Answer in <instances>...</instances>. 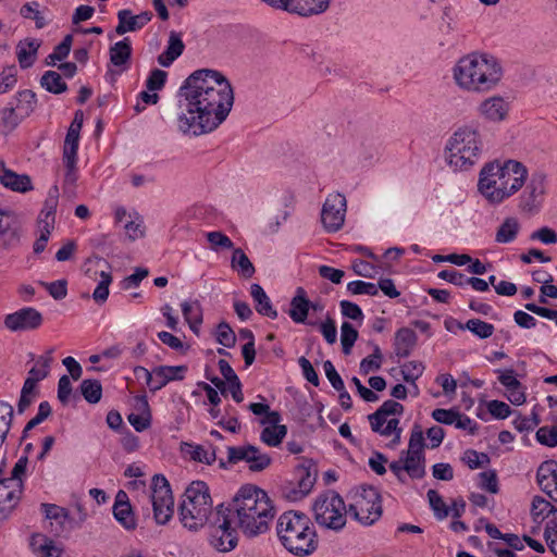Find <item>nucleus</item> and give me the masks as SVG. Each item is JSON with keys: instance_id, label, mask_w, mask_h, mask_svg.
I'll use <instances>...</instances> for the list:
<instances>
[{"instance_id": "nucleus-1", "label": "nucleus", "mask_w": 557, "mask_h": 557, "mask_svg": "<svg viewBox=\"0 0 557 557\" xmlns=\"http://www.w3.org/2000/svg\"><path fill=\"white\" fill-rule=\"evenodd\" d=\"M222 505L233 523L248 540L265 534L276 515L271 497L255 484L242 485L232 499Z\"/></svg>"}, {"instance_id": "nucleus-2", "label": "nucleus", "mask_w": 557, "mask_h": 557, "mask_svg": "<svg viewBox=\"0 0 557 557\" xmlns=\"http://www.w3.org/2000/svg\"><path fill=\"white\" fill-rule=\"evenodd\" d=\"M503 75L500 62L488 53H469L460 58L453 69L455 83L468 92H490L499 85Z\"/></svg>"}, {"instance_id": "nucleus-3", "label": "nucleus", "mask_w": 557, "mask_h": 557, "mask_svg": "<svg viewBox=\"0 0 557 557\" xmlns=\"http://www.w3.org/2000/svg\"><path fill=\"white\" fill-rule=\"evenodd\" d=\"M209 69L191 73L180 89L186 101L187 114L178 116V129L185 135L200 136L207 133L209 122Z\"/></svg>"}, {"instance_id": "nucleus-4", "label": "nucleus", "mask_w": 557, "mask_h": 557, "mask_svg": "<svg viewBox=\"0 0 557 557\" xmlns=\"http://www.w3.org/2000/svg\"><path fill=\"white\" fill-rule=\"evenodd\" d=\"M527 178L528 170L519 161L491 162L480 172L478 189L490 203L498 205L520 190Z\"/></svg>"}, {"instance_id": "nucleus-5", "label": "nucleus", "mask_w": 557, "mask_h": 557, "mask_svg": "<svg viewBox=\"0 0 557 557\" xmlns=\"http://www.w3.org/2000/svg\"><path fill=\"white\" fill-rule=\"evenodd\" d=\"M276 533L282 545L296 556H307L317 549L318 540L313 524L304 512H283L276 523Z\"/></svg>"}, {"instance_id": "nucleus-6", "label": "nucleus", "mask_w": 557, "mask_h": 557, "mask_svg": "<svg viewBox=\"0 0 557 557\" xmlns=\"http://www.w3.org/2000/svg\"><path fill=\"white\" fill-rule=\"evenodd\" d=\"M483 147L481 134L476 128L459 127L446 144L447 163L454 171H468L480 161Z\"/></svg>"}, {"instance_id": "nucleus-7", "label": "nucleus", "mask_w": 557, "mask_h": 557, "mask_svg": "<svg viewBox=\"0 0 557 557\" xmlns=\"http://www.w3.org/2000/svg\"><path fill=\"white\" fill-rule=\"evenodd\" d=\"M180 506L181 521L185 528L197 531L209 520V486L205 481H194L186 488Z\"/></svg>"}, {"instance_id": "nucleus-8", "label": "nucleus", "mask_w": 557, "mask_h": 557, "mask_svg": "<svg viewBox=\"0 0 557 557\" xmlns=\"http://www.w3.org/2000/svg\"><path fill=\"white\" fill-rule=\"evenodd\" d=\"M312 511L321 528L338 532L346 525L348 509L344 499L334 491L320 494L312 505Z\"/></svg>"}, {"instance_id": "nucleus-9", "label": "nucleus", "mask_w": 557, "mask_h": 557, "mask_svg": "<svg viewBox=\"0 0 557 557\" xmlns=\"http://www.w3.org/2000/svg\"><path fill=\"white\" fill-rule=\"evenodd\" d=\"M235 101V92L227 77L211 70V132L218 128L230 115Z\"/></svg>"}, {"instance_id": "nucleus-10", "label": "nucleus", "mask_w": 557, "mask_h": 557, "mask_svg": "<svg viewBox=\"0 0 557 557\" xmlns=\"http://www.w3.org/2000/svg\"><path fill=\"white\" fill-rule=\"evenodd\" d=\"M404 406L395 400H385L375 412L368 416L371 430L381 436L388 437L394 435L392 446L400 443L401 428H399V420L391 418L389 416H401Z\"/></svg>"}, {"instance_id": "nucleus-11", "label": "nucleus", "mask_w": 557, "mask_h": 557, "mask_svg": "<svg viewBox=\"0 0 557 557\" xmlns=\"http://www.w3.org/2000/svg\"><path fill=\"white\" fill-rule=\"evenodd\" d=\"M150 490L147 503L152 505L154 521L158 524H166L174 513V498L170 483L164 475L154 474Z\"/></svg>"}, {"instance_id": "nucleus-12", "label": "nucleus", "mask_w": 557, "mask_h": 557, "mask_svg": "<svg viewBox=\"0 0 557 557\" xmlns=\"http://www.w3.org/2000/svg\"><path fill=\"white\" fill-rule=\"evenodd\" d=\"M248 409L255 416L261 417L260 424L267 425L260 434L262 443L270 447H277L287 434L286 425L280 424L282 420L280 412L271 410L264 403H251Z\"/></svg>"}, {"instance_id": "nucleus-13", "label": "nucleus", "mask_w": 557, "mask_h": 557, "mask_svg": "<svg viewBox=\"0 0 557 557\" xmlns=\"http://www.w3.org/2000/svg\"><path fill=\"white\" fill-rule=\"evenodd\" d=\"M348 512L363 525H371L382 516L381 495L376 488L369 486L355 495Z\"/></svg>"}, {"instance_id": "nucleus-14", "label": "nucleus", "mask_w": 557, "mask_h": 557, "mask_svg": "<svg viewBox=\"0 0 557 557\" xmlns=\"http://www.w3.org/2000/svg\"><path fill=\"white\" fill-rule=\"evenodd\" d=\"M213 525L214 533L212 534L211 545L220 553H228L235 549L239 542L240 531L233 523L223 505L215 507Z\"/></svg>"}, {"instance_id": "nucleus-15", "label": "nucleus", "mask_w": 557, "mask_h": 557, "mask_svg": "<svg viewBox=\"0 0 557 557\" xmlns=\"http://www.w3.org/2000/svg\"><path fill=\"white\" fill-rule=\"evenodd\" d=\"M524 188L519 196L518 209L521 213L532 216L540 212L546 190V175L540 171L528 176Z\"/></svg>"}, {"instance_id": "nucleus-16", "label": "nucleus", "mask_w": 557, "mask_h": 557, "mask_svg": "<svg viewBox=\"0 0 557 557\" xmlns=\"http://www.w3.org/2000/svg\"><path fill=\"white\" fill-rule=\"evenodd\" d=\"M346 197L337 191L327 195L321 210V223L329 233L339 231L346 218Z\"/></svg>"}, {"instance_id": "nucleus-17", "label": "nucleus", "mask_w": 557, "mask_h": 557, "mask_svg": "<svg viewBox=\"0 0 557 557\" xmlns=\"http://www.w3.org/2000/svg\"><path fill=\"white\" fill-rule=\"evenodd\" d=\"M227 458L231 463L245 461L252 472H260L270 467L272 459L269 454L261 451L253 445L228 447Z\"/></svg>"}, {"instance_id": "nucleus-18", "label": "nucleus", "mask_w": 557, "mask_h": 557, "mask_svg": "<svg viewBox=\"0 0 557 557\" xmlns=\"http://www.w3.org/2000/svg\"><path fill=\"white\" fill-rule=\"evenodd\" d=\"M42 322L41 312L33 307L21 308L3 319L4 327L14 333L35 331L42 325Z\"/></svg>"}, {"instance_id": "nucleus-19", "label": "nucleus", "mask_w": 557, "mask_h": 557, "mask_svg": "<svg viewBox=\"0 0 557 557\" xmlns=\"http://www.w3.org/2000/svg\"><path fill=\"white\" fill-rule=\"evenodd\" d=\"M315 483V474L306 467H299L294 473V479L283 484V495L292 502L305 498Z\"/></svg>"}, {"instance_id": "nucleus-20", "label": "nucleus", "mask_w": 557, "mask_h": 557, "mask_svg": "<svg viewBox=\"0 0 557 557\" xmlns=\"http://www.w3.org/2000/svg\"><path fill=\"white\" fill-rule=\"evenodd\" d=\"M219 369L223 380L216 376H211V384H213L223 396H226L227 393H231L233 399L236 403H242L244 400L242 383L233 368L226 360L221 359L219 361Z\"/></svg>"}, {"instance_id": "nucleus-21", "label": "nucleus", "mask_w": 557, "mask_h": 557, "mask_svg": "<svg viewBox=\"0 0 557 557\" xmlns=\"http://www.w3.org/2000/svg\"><path fill=\"white\" fill-rule=\"evenodd\" d=\"M58 196H59V189L57 186H53L49 190L48 198L45 201V207L41 210L39 218H38L39 236L37 239V244L48 242L51 230H53L55 209L58 206Z\"/></svg>"}, {"instance_id": "nucleus-22", "label": "nucleus", "mask_w": 557, "mask_h": 557, "mask_svg": "<svg viewBox=\"0 0 557 557\" xmlns=\"http://www.w3.org/2000/svg\"><path fill=\"white\" fill-rule=\"evenodd\" d=\"M536 482L541 491L557 503V461H543L536 471Z\"/></svg>"}, {"instance_id": "nucleus-23", "label": "nucleus", "mask_w": 557, "mask_h": 557, "mask_svg": "<svg viewBox=\"0 0 557 557\" xmlns=\"http://www.w3.org/2000/svg\"><path fill=\"white\" fill-rule=\"evenodd\" d=\"M113 516L116 521L127 531H133L137 527L135 515L129 504L126 492L119 491L115 495L113 505Z\"/></svg>"}, {"instance_id": "nucleus-24", "label": "nucleus", "mask_w": 557, "mask_h": 557, "mask_svg": "<svg viewBox=\"0 0 557 557\" xmlns=\"http://www.w3.org/2000/svg\"><path fill=\"white\" fill-rule=\"evenodd\" d=\"M152 18L149 11L133 15L131 10H121L117 13L119 24L115 28L117 35H124L127 32H136L147 25Z\"/></svg>"}, {"instance_id": "nucleus-25", "label": "nucleus", "mask_w": 557, "mask_h": 557, "mask_svg": "<svg viewBox=\"0 0 557 557\" xmlns=\"http://www.w3.org/2000/svg\"><path fill=\"white\" fill-rule=\"evenodd\" d=\"M478 110L486 120L500 122L508 114L509 103L500 96H493L483 100Z\"/></svg>"}, {"instance_id": "nucleus-26", "label": "nucleus", "mask_w": 557, "mask_h": 557, "mask_svg": "<svg viewBox=\"0 0 557 557\" xmlns=\"http://www.w3.org/2000/svg\"><path fill=\"white\" fill-rule=\"evenodd\" d=\"M531 517L537 524L547 520L546 527H549L552 521L557 522V507L544 497L536 495L532 499Z\"/></svg>"}, {"instance_id": "nucleus-27", "label": "nucleus", "mask_w": 557, "mask_h": 557, "mask_svg": "<svg viewBox=\"0 0 557 557\" xmlns=\"http://www.w3.org/2000/svg\"><path fill=\"white\" fill-rule=\"evenodd\" d=\"M22 493V482L13 479L0 481V511L11 510L16 505Z\"/></svg>"}, {"instance_id": "nucleus-28", "label": "nucleus", "mask_w": 557, "mask_h": 557, "mask_svg": "<svg viewBox=\"0 0 557 557\" xmlns=\"http://www.w3.org/2000/svg\"><path fill=\"white\" fill-rule=\"evenodd\" d=\"M0 183L14 191L25 193L30 190L32 182L28 175L17 174L7 169L3 162H0Z\"/></svg>"}, {"instance_id": "nucleus-29", "label": "nucleus", "mask_w": 557, "mask_h": 557, "mask_svg": "<svg viewBox=\"0 0 557 557\" xmlns=\"http://www.w3.org/2000/svg\"><path fill=\"white\" fill-rule=\"evenodd\" d=\"M310 310V301L302 287H298L296 295L290 300L288 314L295 323H305Z\"/></svg>"}, {"instance_id": "nucleus-30", "label": "nucleus", "mask_w": 557, "mask_h": 557, "mask_svg": "<svg viewBox=\"0 0 557 557\" xmlns=\"http://www.w3.org/2000/svg\"><path fill=\"white\" fill-rule=\"evenodd\" d=\"M417 342V334L409 327H401L395 334L394 349L396 356L405 358L410 355Z\"/></svg>"}, {"instance_id": "nucleus-31", "label": "nucleus", "mask_w": 557, "mask_h": 557, "mask_svg": "<svg viewBox=\"0 0 557 557\" xmlns=\"http://www.w3.org/2000/svg\"><path fill=\"white\" fill-rule=\"evenodd\" d=\"M184 48L181 36L171 32L166 49L158 57L159 64L164 67L170 66L183 53Z\"/></svg>"}, {"instance_id": "nucleus-32", "label": "nucleus", "mask_w": 557, "mask_h": 557, "mask_svg": "<svg viewBox=\"0 0 557 557\" xmlns=\"http://www.w3.org/2000/svg\"><path fill=\"white\" fill-rule=\"evenodd\" d=\"M250 295L256 304V310L259 314L270 319L277 318V311L273 308L269 296L259 284L250 286Z\"/></svg>"}, {"instance_id": "nucleus-33", "label": "nucleus", "mask_w": 557, "mask_h": 557, "mask_svg": "<svg viewBox=\"0 0 557 557\" xmlns=\"http://www.w3.org/2000/svg\"><path fill=\"white\" fill-rule=\"evenodd\" d=\"M39 47L40 42L36 39L20 41L16 48V54L22 69H28L34 64Z\"/></svg>"}, {"instance_id": "nucleus-34", "label": "nucleus", "mask_w": 557, "mask_h": 557, "mask_svg": "<svg viewBox=\"0 0 557 557\" xmlns=\"http://www.w3.org/2000/svg\"><path fill=\"white\" fill-rule=\"evenodd\" d=\"M290 211L287 206H277L271 208L263 220L262 230L265 233H275L277 232L282 222H285L289 216Z\"/></svg>"}, {"instance_id": "nucleus-35", "label": "nucleus", "mask_w": 557, "mask_h": 557, "mask_svg": "<svg viewBox=\"0 0 557 557\" xmlns=\"http://www.w3.org/2000/svg\"><path fill=\"white\" fill-rule=\"evenodd\" d=\"M407 476L420 480L425 475V456L401 454Z\"/></svg>"}, {"instance_id": "nucleus-36", "label": "nucleus", "mask_w": 557, "mask_h": 557, "mask_svg": "<svg viewBox=\"0 0 557 557\" xmlns=\"http://www.w3.org/2000/svg\"><path fill=\"white\" fill-rule=\"evenodd\" d=\"M521 224L517 218L509 216L504 220L496 231V242L509 243L517 238Z\"/></svg>"}, {"instance_id": "nucleus-37", "label": "nucleus", "mask_w": 557, "mask_h": 557, "mask_svg": "<svg viewBox=\"0 0 557 557\" xmlns=\"http://www.w3.org/2000/svg\"><path fill=\"white\" fill-rule=\"evenodd\" d=\"M331 0H296V14L300 16H312L325 12Z\"/></svg>"}, {"instance_id": "nucleus-38", "label": "nucleus", "mask_w": 557, "mask_h": 557, "mask_svg": "<svg viewBox=\"0 0 557 557\" xmlns=\"http://www.w3.org/2000/svg\"><path fill=\"white\" fill-rule=\"evenodd\" d=\"M32 547L40 557H60L61 550L53 541L45 535L37 534L32 539Z\"/></svg>"}, {"instance_id": "nucleus-39", "label": "nucleus", "mask_w": 557, "mask_h": 557, "mask_svg": "<svg viewBox=\"0 0 557 557\" xmlns=\"http://www.w3.org/2000/svg\"><path fill=\"white\" fill-rule=\"evenodd\" d=\"M36 104V95L34 91L29 89H25L22 91H18L15 96V104L14 109H16L17 113L25 119L28 116Z\"/></svg>"}, {"instance_id": "nucleus-40", "label": "nucleus", "mask_w": 557, "mask_h": 557, "mask_svg": "<svg viewBox=\"0 0 557 557\" xmlns=\"http://www.w3.org/2000/svg\"><path fill=\"white\" fill-rule=\"evenodd\" d=\"M232 268L245 278H249L255 274L253 264L240 248L235 249L233 252Z\"/></svg>"}, {"instance_id": "nucleus-41", "label": "nucleus", "mask_w": 557, "mask_h": 557, "mask_svg": "<svg viewBox=\"0 0 557 557\" xmlns=\"http://www.w3.org/2000/svg\"><path fill=\"white\" fill-rule=\"evenodd\" d=\"M131 54L132 48L127 38L117 41L110 48V61L115 66H121L127 63L131 59Z\"/></svg>"}, {"instance_id": "nucleus-42", "label": "nucleus", "mask_w": 557, "mask_h": 557, "mask_svg": "<svg viewBox=\"0 0 557 557\" xmlns=\"http://www.w3.org/2000/svg\"><path fill=\"white\" fill-rule=\"evenodd\" d=\"M182 311L189 327L196 332L202 322V311L198 301H185L182 304Z\"/></svg>"}, {"instance_id": "nucleus-43", "label": "nucleus", "mask_w": 557, "mask_h": 557, "mask_svg": "<svg viewBox=\"0 0 557 557\" xmlns=\"http://www.w3.org/2000/svg\"><path fill=\"white\" fill-rule=\"evenodd\" d=\"M14 418L13 407L3 400H0V447L7 441Z\"/></svg>"}, {"instance_id": "nucleus-44", "label": "nucleus", "mask_w": 557, "mask_h": 557, "mask_svg": "<svg viewBox=\"0 0 557 557\" xmlns=\"http://www.w3.org/2000/svg\"><path fill=\"white\" fill-rule=\"evenodd\" d=\"M40 85L49 92L59 95L67 89L61 75L54 71H47L40 78Z\"/></svg>"}, {"instance_id": "nucleus-45", "label": "nucleus", "mask_w": 557, "mask_h": 557, "mask_svg": "<svg viewBox=\"0 0 557 557\" xmlns=\"http://www.w3.org/2000/svg\"><path fill=\"white\" fill-rule=\"evenodd\" d=\"M81 393L89 404H97L102 396V386L98 380H83L81 383Z\"/></svg>"}, {"instance_id": "nucleus-46", "label": "nucleus", "mask_w": 557, "mask_h": 557, "mask_svg": "<svg viewBox=\"0 0 557 557\" xmlns=\"http://www.w3.org/2000/svg\"><path fill=\"white\" fill-rule=\"evenodd\" d=\"M23 117L14 109L13 103L9 107L0 109V131H12L14 129Z\"/></svg>"}, {"instance_id": "nucleus-47", "label": "nucleus", "mask_w": 557, "mask_h": 557, "mask_svg": "<svg viewBox=\"0 0 557 557\" xmlns=\"http://www.w3.org/2000/svg\"><path fill=\"white\" fill-rule=\"evenodd\" d=\"M180 451L185 459L209 463L207 451L201 445L182 442Z\"/></svg>"}, {"instance_id": "nucleus-48", "label": "nucleus", "mask_w": 557, "mask_h": 557, "mask_svg": "<svg viewBox=\"0 0 557 557\" xmlns=\"http://www.w3.org/2000/svg\"><path fill=\"white\" fill-rule=\"evenodd\" d=\"M424 447H425V444H424L423 432L421 431V429L418 425H416L411 431L408 449L401 451V454L414 455V456H425Z\"/></svg>"}, {"instance_id": "nucleus-49", "label": "nucleus", "mask_w": 557, "mask_h": 557, "mask_svg": "<svg viewBox=\"0 0 557 557\" xmlns=\"http://www.w3.org/2000/svg\"><path fill=\"white\" fill-rule=\"evenodd\" d=\"M51 412L52 409L50 404L48 401H41L39 404L37 414L26 423L22 432L21 441H24L28 436V432L44 422L51 414Z\"/></svg>"}, {"instance_id": "nucleus-50", "label": "nucleus", "mask_w": 557, "mask_h": 557, "mask_svg": "<svg viewBox=\"0 0 557 557\" xmlns=\"http://www.w3.org/2000/svg\"><path fill=\"white\" fill-rule=\"evenodd\" d=\"M466 329L481 339L491 337L495 330L493 324L482 321L480 319L468 320L466 323Z\"/></svg>"}, {"instance_id": "nucleus-51", "label": "nucleus", "mask_w": 557, "mask_h": 557, "mask_svg": "<svg viewBox=\"0 0 557 557\" xmlns=\"http://www.w3.org/2000/svg\"><path fill=\"white\" fill-rule=\"evenodd\" d=\"M358 338V331L349 322H343L341 326V342L343 352L349 355Z\"/></svg>"}, {"instance_id": "nucleus-52", "label": "nucleus", "mask_w": 557, "mask_h": 557, "mask_svg": "<svg viewBox=\"0 0 557 557\" xmlns=\"http://www.w3.org/2000/svg\"><path fill=\"white\" fill-rule=\"evenodd\" d=\"M383 360V355L377 345H374L373 352L368 357L363 358L360 362V372L362 374H368L372 371H376L381 368Z\"/></svg>"}, {"instance_id": "nucleus-53", "label": "nucleus", "mask_w": 557, "mask_h": 557, "mask_svg": "<svg viewBox=\"0 0 557 557\" xmlns=\"http://www.w3.org/2000/svg\"><path fill=\"white\" fill-rule=\"evenodd\" d=\"M158 376L161 377L164 385L171 381L183 380L186 372L185 366H160L156 367Z\"/></svg>"}, {"instance_id": "nucleus-54", "label": "nucleus", "mask_w": 557, "mask_h": 557, "mask_svg": "<svg viewBox=\"0 0 557 557\" xmlns=\"http://www.w3.org/2000/svg\"><path fill=\"white\" fill-rule=\"evenodd\" d=\"M100 282L92 293V298L96 302L102 304L109 297V286L112 283V275L102 269L100 271Z\"/></svg>"}, {"instance_id": "nucleus-55", "label": "nucleus", "mask_w": 557, "mask_h": 557, "mask_svg": "<svg viewBox=\"0 0 557 557\" xmlns=\"http://www.w3.org/2000/svg\"><path fill=\"white\" fill-rule=\"evenodd\" d=\"M428 499L437 519L442 520L448 516L449 508L443 500L442 496L435 490L428 491Z\"/></svg>"}, {"instance_id": "nucleus-56", "label": "nucleus", "mask_w": 557, "mask_h": 557, "mask_svg": "<svg viewBox=\"0 0 557 557\" xmlns=\"http://www.w3.org/2000/svg\"><path fill=\"white\" fill-rule=\"evenodd\" d=\"M51 361L52 358L50 356L39 357L35 366L28 371V377H33L37 382L46 379L49 374Z\"/></svg>"}, {"instance_id": "nucleus-57", "label": "nucleus", "mask_w": 557, "mask_h": 557, "mask_svg": "<svg viewBox=\"0 0 557 557\" xmlns=\"http://www.w3.org/2000/svg\"><path fill=\"white\" fill-rule=\"evenodd\" d=\"M76 161H77V158L63 157V163H64V168H65L64 182H63L64 190H67L70 188L74 187L76 184V181H77Z\"/></svg>"}, {"instance_id": "nucleus-58", "label": "nucleus", "mask_w": 557, "mask_h": 557, "mask_svg": "<svg viewBox=\"0 0 557 557\" xmlns=\"http://www.w3.org/2000/svg\"><path fill=\"white\" fill-rule=\"evenodd\" d=\"M424 367L419 361H408L400 368L404 381L414 383L423 373Z\"/></svg>"}, {"instance_id": "nucleus-59", "label": "nucleus", "mask_w": 557, "mask_h": 557, "mask_svg": "<svg viewBox=\"0 0 557 557\" xmlns=\"http://www.w3.org/2000/svg\"><path fill=\"white\" fill-rule=\"evenodd\" d=\"M216 342L226 348H231L236 343V335L226 323H220L215 332Z\"/></svg>"}, {"instance_id": "nucleus-60", "label": "nucleus", "mask_w": 557, "mask_h": 557, "mask_svg": "<svg viewBox=\"0 0 557 557\" xmlns=\"http://www.w3.org/2000/svg\"><path fill=\"white\" fill-rule=\"evenodd\" d=\"M124 228L129 240L135 242L144 238L145 226L141 218L136 216L135 219L127 221Z\"/></svg>"}, {"instance_id": "nucleus-61", "label": "nucleus", "mask_w": 557, "mask_h": 557, "mask_svg": "<svg viewBox=\"0 0 557 557\" xmlns=\"http://www.w3.org/2000/svg\"><path fill=\"white\" fill-rule=\"evenodd\" d=\"M531 242H540L542 244H556L557 232L549 226H542L539 230L531 233L529 236Z\"/></svg>"}, {"instance_id": "nucleus-62", "label": "nucleus", "mask_w": 557, "mask_h": 557, "mask_svg": "<svg viewBox=\"0 0 557 557\" xmlns=\"http://www.w3.org/2000/svg\"><path fill=\"white\" fill-rule=\"evenodd\" d=\"M17 70L14 65L3 69L0 73V94H5L16 85Z\"/></svg>"}, {"instance_id": "nucleus-63", "label": "nucleus", "mask_w": 557, "mask_h": 557, "mask_svg": "<svg viewBox=\"0 0 557 557\" xmlns=\"http://www.w3.org/2000/svg\"><path fill=\"white\" fill-rule=\"evenodd\" d=\"M462 461L470 468V469H478L481 468L484 463L490 462V458L484 453H478L473 449H468L465 451Z\"/></svg>"}, {"instance_id": "nucleus-64", "label": "nucleus", "mask_w": 557, "mask_h": 557, "mask_svg": "<svg viewBox=\"0 0 557 557\" xmlns=\"http://www.w3.org/2000/svg\"><path fill=\"white\" fill-rule=\"evenodd\" d=\"M536 440L547 447L557 446V428L542 426L536 432Z\"/></svg>"}]
</instances>
